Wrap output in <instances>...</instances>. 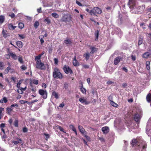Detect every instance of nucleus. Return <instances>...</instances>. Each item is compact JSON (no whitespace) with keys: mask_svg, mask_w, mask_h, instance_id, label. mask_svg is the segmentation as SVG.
<instances>
[{"mask_svg":"<svg viewBox=\"0 0 151 151\" xmlns=\"http://www.w3.org/2000/svg\"><path fill=\"white\" fill-rule=\"evenodd\" d=\"M134 116L135 120L136 122H138L140 119L139 115L137 113H136L134 115Z\"/></svg>","mask_w":151,"mask_h":151,"instance_id":"17","label":"nucleus"},{"mask_svg":"<svg viewBox=\"0 0 151 151\" xmlns=\"http://www.w3.org/2000/svg\"><path fill=\"white\" fill-rule=\"evenodd\" d=\"M108 99L109 101L110 102L111 101H112V100L113 99V97L112 96L110 95L108 97Z\"/></svg>","mask_w":151,"mask_h":151,"instance_id":"56","label":"nucleus"},{"mask_svg":"<svg viewBox=\"0 0 151 151\" xmlns=\"http://www.w3.org/2000/svg\"><path fill=\"white\" fill-rule=\"evenodd\" d=\"M9 54L10 56L14 60H16L17 59V57L15 54L13 53H10Z\"/></svg>","mask_w":151,"mask_h":151,"instance_id":"26","label":"nucleus"},{"mask_svg":"<svg viewBox=\"0 0 151 151\" xmlns=\"http://www.w3.org/2000/svg\"><path fill=\"white\" fill-rule=\"evenodd\" d=\"M150 55V54L148 52H146L143 55V57L145 58H147Z\"/></svg>","mask_w":151,"mask_h":151,"instance_id":"36","label":"nucleus"},{"mask_svg":"<svg viewBox=\"0 0 151 151\" xmlns=\"http://www.w3.org/2000/svg\"><path fill=\"white\" fill-rule=\"evenodd\" d=\"M82 66L83 68L85 69H88L89 67L88 65L86 64H83L82 65Z\"/></svg>","mask_w":151,"mask_h":151,"instance_id":"48","label":"nucleus"},{"mask_svg":"<svg viewBox=\"0 0 151 151\" xmlns=\"http://www.w3.org/2000/svg\"><path fill=\"white\" fill-rule=\"evenodd\" d=\"M16 44L17 46L19 48H21L23 46L22 42L19 41H18L16 42Z\"/></svg>","mask_w":151,"mask_h":151,"instance_id":"20","label":"nucleus"},{"mask_svg":"<svg viewBox=\"0 0 151 151\" xmlns=\"http://www.w3.org/2000/svg\"><path fill=\"white\" fill-rule=\"evenodd\" d=\"M63 69L66 74L70 73V74H72L73 73V71L68 66L64 65L63 67Z\"/></svg>","mask_w":151,"mask_h":151,"instance_id":"4","label":"nucleus"},{"mask_svg":"<svg viewBox=\"0 0 151 151\" xmlns=\"http://www.w3.org/2000/svg\"><path fill=\"white\" fill-rule=\"evenodd\" d=\"M43 38L44 36L43 35L40 36L39 37V38L40 39V41L41 45H42L44 42Z\"/></svg>","mask_w":151,"mask_h":151,"instance_id":"35","label":"nucleus"},{"mask_svg":"<svg viewBox=\"0 0 151 151\" xmlns=\"http://www.w3.org/2000/svg\"><path fill=\"white\" fill-rule=\"evenodd\" d=\"M5 20L4 17L2 15L0 16V23L2 24Z\"/></svg>","mask_w":151,"mask_h":151,"instance_id":"33","label":"nucleus"},{"mask_svg":"<svg viewBox=\"0 0 151 151\" xmlns=\"http://www.w3.org/2000/svg\"><path fill=\"white\" fill-rule=\"evenodd\" d=\"M17 92L21 94H22L23 93V92L22 90H21L20 88L18 89L17 90Z\"/></svg>","mask_w":151,"mask_h":151,"instance_id":"50","label":"nucleus"},{"mask_svg":"<svg viewBox=\"0 0 151 151\" xmlns=\"http://www.w3.org/2000/svg\"><path fill=\"white\" fill-rule=\"evenodd\" d=\"M56 127H57V128L60 131L63 132L64 133H66V132L64 131V129L61 127L60 126L57 125V126H56Z\"/></svg>","mask_w":151,"mask_h":151,"instance_id":"37","label":"nucleus"},{"mask_svg":"<svg viewBox=\"0 0 151 151\" xmlns=\"http://www.w3.org/2000/svg\"><path fill=\"white\" fill-rule=\"evenodd\" d=\"M11 69L10 66L8 67L4 70V74H7L10 70Z\"/></svg>","mask_w":151,"mask_h":151,"instance_id":"25","label":"nucleus"},{"mask_svg":"<svg viewBox=\"0 0 151 151\" xmlns=\"http://www.w3.org/2000/svg\"><path fill=\"white\" fill-rule=\"evenodd\" d=\"M76 3L80 6H81L82 5V4L80 2L77 0L76 1Z\"/></svg>","mask_w":151,"mask_h":151,"instance_id":"64","label":"nucleus"},{"mask_svg":"<svg viewBox=\"0 0 151 151\" xmlns=\"http://www.w3.org/2000/svg\"><path fill=\"white\" fill-rule=\"evenodd\" d=\"M101 130L104 134H107L109 131V127L106 126L103 127L101 129Z\"/></svg>","mask_w":151,"mask_h":151,"instance_id":"14","label":"nucleus"},{"mask_svg":"<svg viewBox=\"0 0 151 151\" xmlns=\"http://www.w3.org/2000/svg\"><path fill=\"white\" fill-rule=\"evenodd\" d=\"M138 141L137 140L135 139H133L132 140V146L136 145L137 144V143Z\"/></svg>","mask_w":151,"mask_h":151,"instance_id":"34","label":"nucleus"},{"mask_svg":"<svg viewBox=\"0 0 151 151\" xmlns=\"http://www.w3.org/2000/svg\"><path fill=\"white\" fill-rule=\"evenodd\" d=\"M144 7L143 6H139L137 9V14H141L144 11Z\"/></svg>","mask_w":151,"mask_h":151,"instance_id":"12","label":"nucleus"},{"mask_svg":"<svg viewBox=\"0 0 151 151\" xmlns=\"http://www.w3.org/2000/svg\"><path fill=\"white\" fill-rule=\"evenodd\" d=\"M39 22L37 21H36L34 24V26L36 28H37L39 26Z\"/></svg>","mask_w":151,"mask_h":151,"instance_id":"44","label":"nucleus"},{"mask_svg":"<svg viewBox=\"0 0 151 151\" xmlns=\"http://www.w3.org/2000/svg\"><path fill=\"white\" fill-rule=\"evenodd\" d=\"M143 39L141 37H140L138 39V45L139 46L142 43Z\"/></svg>","mask_w":151,"mask_h":151,"instance_id":"32","label":"nucleus"},{"mask_svg":"<svg viewBox=\"0 0 151 151\" xmlns=\"http://www.w3.org/2000/svg\"><path fill=\"white\" fill-rule=\"evenodd\" d=\"M6 113L9 115H10L11 112L12 111V109L10 107H7L6 109Z\"/></svg>","mask_w":151,"mask_h":151,"instance_id":"24","label":"nucleus"},{"mask_svg":"<svg viewBox=\"0 0 151 151\" xmlns=\"http://www.w3.org/2000/svg\"><path fill=\"white\" fill-rule=\"evenodd\" d=\"M118 20L120 21V23L121 24L123 22V21L122 19V17L120 15H119V19Z\"/></svg>","mask_w":151,"mask_h":151,"instance_id":"54","label":"nucleus"},{"mask_svg":"<svg viewBox=\"0 0 151 151\" xmlns=\"http://www.w3.org/2000/svg\"><path fill=\"white\" fill-rule=\"evenodd\" d=\"M71 20L70 16L67 14H64L61 19V21L63 22H69Z\"/></svg>","mask_w":151,"mask_h":151,"instance_id":"5","label":"nucleus"},{"mask_svg":"<svg viewBox=\"0 0 151 151\" xmlns=\"http://www.w3.org/2000/svg\"><path fill=\"white\" fill-rule=\"evenodd\" d=\"M64 106H65V104H64V103L63 102L60 104L59 106V107H61V108H63Z\"/></svg>","mask_w":151,"mask_h":151,"instance_id":"63","label":"nucleus"},{"mask_svg":"<svg viewBox=\"0 0 151 151\" xmlns=\"http://www.w3.org/2000/svg\"><path fill=\"white\" fill-rule=\"evenodd\" d=\"M146 99L147 101L149 103L151 102V93H149L146 96Z\"/></svg>","mask_w":151,"mask_h":151,"instance_id":"18","label":"nucleus"},{"mask_svg":"<svg viewBox=\"0 0 151 151\" xmlns=\"http://www.w3.org/2000/svg\"><path fill=\"white\" fill-rule=\"evenodd\" d=\"M54 63L55 64L57 65L58 64V59L56 58H55L54 59Z\"/></svg>","mask_w":151,"mask_h":151,"instance_id":"58","label":"nucleus"},{"mask_svg":"<svg viewBox=\"0 0 151 151\" xmlns=\"http://www.w3.org/2000/svg\"><path fill=\"white\" fill-rule=\"evenodd\" d=\"M78 129L79 131L81 133L82 135H84L87 134V132L84 128L81 126L79 125Z\"/></svg>","mask_w":151,"mask_h":151,"instance_id":"9","label":"nucleus"},{"mask_svg":"<svg viewBox=\"0 0 151 151\" xmlns=\"http://www.w3.org/2000/svg\"><path fill=\"white\" fill-rule=\"evenodd\" d=\"M99 139L102 142H105V140L103 137H99Z\"/></svg>","mask_w":151,"mask_h":151,"instance_id":"61","label":"nucleus"},{"mask_svg":"<svg viewBox=\"0 0 151 151\" xmlns=\"http://www.w3.org/2000/svg\"><path fill=\"white\" fill-rule=\"evenodd\" d=\"M39 93L40 95L43 96L44 99H46L47 98V93L46 90L40 89L39 91Z\"/></svg>","mask_w":151,"mask_h":151,"instance_id":"6","label":"nucleus"},{"mask_svg":"<svg viewBox=\"0 0 151 151\" xmlns=\"http://www.w3.org/2000/svg\"><path fill=\"white\" fill-rule=\"evenodd\" d=\"M20 68L23 70H25L27 69V67L24 65H22L20 66Z\"/></svg>","mask_w":151,"mask_h":151,"instance_id":"57","label":"nucleus"},{"mask_svg":"<svg viewBox=\"0 0 151 151\" xmlns=\"http://www.w3.org/2000/svg\"><path fill=\"white\" fill-rule=\"evenodd\" d=\"M8 27L9 29L11 30H13L17 27L16 26H13L12 24V23L9 24Z\"/></svg>","mask_w":151,"mask_h":151,"instance_id":"19","label":"nucleus"},{"mask_svg":"<svg viewBox=\"0 0 151 151\" xmlns=\"http://www.w3.org/2000/svg\"><path fill=\"white\" fill-rule=\"evenodd\" d=\"M45 21L47 22V24H49L51 22L50 20L48 18H47L45 19Z\"/></svg>","mask_w":151,"mask_h":151,"instance_id":"51","label":"nucleus"},{"mask_svg":"<svg viewBox=\"0 0 151 151\" xmlns=\"http://www.w3.org/2000/svg\"><path fill=\"white\" fill-rule=\"evenodd\" d=\"M7 32L6 30H5L3 29L2 32L3 36L4 37H6L8 36V33H7Z\"/></svg>","mask_w":151,"mask_h":151,"instance_id":"28","label":"nucleus"},{"mask_svg":"<svg viewBox=\"0 0 151 151\" xmlns=\"http://www.w3.org/2000/svg\"><path fill=\"white\" fill-rule=\"evenodd\" d=\"M22 142V139H21L17 138V140H14L12 141V143H14L15 145H17L19 143H20V142Z\"/></svg>","mask_w":151,"mask_h":151,"instance_id":"22","label":"nucleus"},{"mask_svg":"<svg viewBox=\"0 0 151 151\" xmlns=\"http://www.w3.org/2000/svg\"><path fill=\"white\" fill-rule=\"evenodd\" d=\"M90 53L88 52L85 53L83 55V57L86 60V61L88 60L90 57Z\"/></svg>","mask_w":151,"mask_h":151,"instance_id":"13","label":"nucleus"},{"mask_svg":"<svg viewBox=\"0 0 151 151\" xmlns=\"http://www.w3.org/2000/svg\"><path fill=\"white\" fill-rule=\"evenodd\" d=\"M28 130L27 128L25 126L23 127L22 129L23 132L26 133L27 132Z\"/></svg>","mask_w":151,"mask_h":151,"instance_id":"45","label":"nucleus"},{"mask_svg":"<svg viewBox=\"0 0 151 151\" xmlns=\"http://www.w3.org/2000/svg\"><path fill=\"white\" fill-rule=\"evenodd\" d=\"M91 13H92V15H94L97 16V14H101L102 13V10L98 7H94L91 10Z\"/></svg>","mask_w":151,"mask_h":151,"instance_id":"3","label":"nucleus"},{"mask_svg":"<svg viewBox=\"0 0 151 151\" xmlns=\"http://www.w3.org/2000/svg\"><path fill=\"white\" fill-rule=\"evenodd\" d=\"M135 0H129L128 4L130 8H133L135 5Z\"/></svg>","mask_w":151,"mask_h":151,"instance_id":"8","label":"nucleus"},{"mask_svg":"<svg viewBox=\"0 0 151 151\" xmlns=\"http://www.w3.org/2000/svg\"><path fill=\"white\" fill-rule=\"evenodd\" d=\"M84 137L86 138V139L88 141H89L90 140V137L86 135V134H85L84 135H83Z\"/></svg>","mask_w":151,"mask_h":151,"instance_id":"47","label":"nucleus"},{"mask_svg":"<svg viewBox=\"0 0 151 151\" xmlns=\"http://www.w3.org/2000/svg\"><path fill=\"white\" fill-rule=\"evenodd\" d=\"M69 127L73 131H75V130L76 129L74 127L73 125H70Z\"/></svg>","mask_w":151,"mask_h":151,"instance_id":"49","label":"nucleus"},{"mask_svg":"<svg viewBox=\"0 0 151 151\" xmlns=\"http://www.w3.org/2000/svg\"><path fill=\"white\" fill-rule=\"evenodd\" d=\"M9 16L10 17L12 18H13L15 17V14L14 13H12L10 14H9Z\"/></svg>","mask_w":151,"mask_h":151,"instance_id":"62","label":"nucleus"},{"mask_svg":"<svg viewBox=\"0 0 151 151\" xmlns=\"http://www.w3.org/2000/svg\"><path fill=\"white\" fill-rule=\"evenodd\" d=\"M80 86H79V88L81 90V91L84 94H86V90L85 88H83L82 83L81 81L80 82Z\"/></svg>","mask_w":151,"mask_h":151,"instance_id":"10","label":"nucleus"},{"mask_svg":"<svg viewBox=\"0 0 151 151\" xmlns=\"http://www.w3.org/2000/svg\"><path fill=\"white\" fill-rule=\"evenodd\" d=\"M53 77L56 79H62L63 77V75L60 72V70L57 68H55L52 72Z\"/></svg>","mask_w":151,"mask_h":151,"instance_id":"1","label":"nucleus"},{"mask_svg":"<svg viewBox=\"0 0 151 151\" xmlns=\"http://www.w3.org/2000/svg\"><path fill=\"white\" fill-rule=\"evenodd\" d=\"M140 27H142L144 29H146V26L144 24V23H142L140 24Z\"/></svg>","mask_w":151,"mask_h":151,"instance_id":"43","label":"nucleus"},{"mask_svg":"<svg viewBox=\"0 0 151 151\" xmlns=\"http://www.w3.org/2000/svg\"><path fill=\"white\" fill-rule=\"evenodd\" d=\"M146 65L147 68V70L150 69V62L149 61H147L146 62Z\"/></svg>","mask_w":151,"mask_h":151,"instance_id":"30","label":"nucleus"},{"mask_svg":"<svg viewBox=\"0 0 151 151\" xmlns=\"http://www.w3.org/2000/svg\"><path fill=\"white\" fill-rule=\"evenodd\" d=\"M73 64L75 66H78L80 65V64L77 60L76 59V56H75L73 60Z\"/></svg>","mask_w":151,"mask_h":151,"instance_id":"15","label":"nucleus"},{"mask_svg":"<svg viewBox=\"0 0 151 151\" xmlns=\"http://www.w3.org/2000/svg\"><path fill=\"white\" fill-rule=\"evenodd\" d=\"M36 68L40 70H45L46 68V66L45 64L42 63L40 60H37L36 61Z\"/></svg>","mask_w":151,"mask_h":151,"instance_id":"2","label":"nucleus"},{"mask_svg":"<svg viewBox=\"0 0 151 151\" xmlns=\"http://www.w3.org/2000/svg\"><path fill=\"white\" fill-rule=\"evenodd\" d=\"M18 35L21 39H23L25 38V36L24 34H18Z\"/></svg>","mask_w":151,"mask_h":151,"instance_id":"46","label":"nucleus"},{"mask_svg":"<svg viewBox=\"0 0 151 151\" xmlns=\"http://www.w3.org/2000/svg\"><path fill=\"white\" fill-rule=\"evenodd\" d=\"M79 100L81 103H85V104L87 105L90 104L89 101H87L86 99H85L84 97L80 98Z\"/></svg>","mask_w":151,"mask_h":151,"instance_id":"11","label":"nucleus"},{"mask_svg":"<svg viewBox=\"0 0 151 151\" xmlns=\"http://www.w3.org/2000/svg\"><path fill=\"white\" fill-rule=\"evenodd\" d=\"M64 42L66 44H71L72 43V41L70 39H67L64 41Z\"/></svg>","mask_w":151,"mask_h":151,"instance_id":"27","label":"nucleus"},{"mask_svg":"<svg viewBox=\"0 0 151 151\" xmlns=\"http://www.w3.org/2000/svg\"><path fill=\"white\" fill-rule=\"evenodd\" d=\"M14 125L15 127H17L18 126V121L17 119H16L14 121Z\"/></svg>","mask_w":151,"mask_h":151,"instance_id":"38","label":"nucleus"},{"mask_svg":"<svg viewBox=\"0 0 151 151\" xmlns=\"http://www.w3.org/2000/svg\"><path fill=\"white\" fill-rule=\"evenodd\" d=\"M7 100L6 97H4L2 99H1L0 100V103H3L4 102V103H6L7 102Z\"/></svg>","mask_w":151,"mask_h":151,"instance_id":"29","label":"nucleus"},{"mask_svg":"<svg viewBox=\"0 0 151 151\" xmlns=\"http://www.w3.org/2000/svg\"><path fill=\"white\" fill-rule=\"evenodd\" d=\"M18 61L20 62L21 63L23 64L24 63L23 60V59L21 56H19L18 58Z\"/></svg>","mask_w":151,"mask_h":151,"instance_id":"42","label":"nucleus"},{"mask_svg":"<svg viewBox=\"0 0 151 151\" xmlns=\"http://www.w3.org/2000/svg\"><path fill=\"white\" fill-rule=\"evenodd\" d=\"M52 96H54L56 99H58L59 98L58 94L55 91L52 92Z\"/></svg>","mask_w":151,"mask_h":151,"instance_id":"21","label":"nucleus"},{"mask_svg":"<svg viewBox=\"0 0 151 151\" xmlns=\"http://www.w3.org/2000/svg\"><path fill=\"white\" fill-rule=\"evenodd\" d=\"M94 34L96 37L95 40L96 41L98 40L99 36V31L98 30H97L95 31Z\"/></svg>","mask_w":151,"mask_h":151,"instance_id":"23","label":"nucleus"},{"mask_svg":"<svg viewBox=\"0 0 151 151\" xmlns=\"http://www.w3.org/2000/svg\"><path fill=\"white\" fill-rule=\"evenodd\" d=\"M52 15L53 17L55 18H57L59 17L58 15L56 13H52Z\"/></svg>","mask_w":151,"mask_h":151,"instance_id":"41","label":"nucleus"},{"mask_svg":"<svg viewBox=\"0 0 151 151\" xmlns=\"http://www.w3.org/2000/svg\"><path fill=\"white\" fill-rule=\"evenodd\" d=\"M18 27L21 29H22L24 26V24L22 22H19L18 24Z\"/></svg>","mask_w":151,"mask_h":151,"instance_id":"31","label":"nucleus"},{"mask_svg":"<svg viewBox=\"0 0 151 151\" xmlns=\"http://www.w3.org/2000/svg\"><path fill=\"white\" fill-rule=\"evenodd\" d=\"M110 103L114 107H117L118 105L117 104L114 102L113 101H110Z\"/></svg>","mask_w":151,"mask_h":151,"instance_id":"40","label":"nucleus"},{"mask_svg":"<svg viewBox=\"0 0 151 151\" xmlns=\"http://www.w3.org/2000/svg\"><path fill=\"white\" fill-rule=\"evenodd\" d=\"M90 49L91 50L90 53L91 54H94L97 51L98 49L95 46H89Z\"/></svg>","mask_w":151,"mask_h":151,"instance_id":"7","label":"nucleus"},{"mask_svg":"<svg viewBox=\"0 0 151 151\" xmlns=\"http://www.w3.org/2000/svg\"><path fill=\"white\" fill-rule=\"evenodd\" d=\"M123 70L124 71L126 72H127L128 71V69L126 67H123L122 68Z\"/></svg>","mask_w":151,"mask_h":151,"instance_id":"60","label":"nucleus"},{"mask_svg":"<svg viewBox=\"0 0 151 151\" xmlns=\"http://www.w3.org/2000/svg\"><path fill=\"white\" fill-rule=\"evenodd\" d=\"M15 106H16L17 107H18V105L17 104L15 103L12 105L11 106H10V107L12 109L13 107Z\"/></svg>","mask_w":151,"mask_h":151,"instance_id":"52","label":"nucleus"},{"mask_svg":"<svg viewBox=\"0 0 151 151\" xmlns=\"http://www.w3.org/2000/svg\"><path fill=\"white\" fill-rule=\"evenodd\" d=\"M33 83L35 85H37L38 84V81L37 80L34 79L33 80Z\"/></svg>","mask_w":151,"mask_h":151,"instance_id":"53","label":"nucleus"},{"mask_svg":"<svg viewBox=\"0 0 151 151\" xmlns=\"http://www.w3.org/2000/svg\"><path fill=\"white\" fill-rule=\"evenodd\" d=\"M85 10L86 11H87L88 13H89L90 15L92 16V13L91 12V10H89L88 8L86 9H85Z\"/></svg>","mask_w":151,"mask_h":151,"instance_id":"59","label":"nucleus"},{"mask_svg":"<svg viewBox=\"0 0 151 151\" xmlns=\"http://www.w3.org/2000/svg\"><path fill=\"white\" fill-rule=\"evenodd\" d=\"M121 59L120 57H116L114 60V64L115 65H117L119 63Z\"/></svg>","mask_w":151,"mask_h":151,"instance_id":"16","label":"nucleus"},{"mask_svg":"<svg viewBox=\"0 0 151 151\" xmlns=\"http://www.w3.org/2000/svg\"><path fill=\"white\" fill-rule=\"evenodd\" d=\"M4 65V63L2 62H0V70H3Z\"/></svg>","mask_w":151,"mask_h":151,"instance_id":"39","label":"nucleus"},{"mask_svg":"<svg viewBox=\"0 0 151 151\" xmlns=\"http://www.w3.org/2000/svg\"><path fill=\"white\" fill-rule=\"evenodd\" d=\"M4 108L2 107H0V114L3 115L2 112L4 111Z\"/></svg>","mask_w":151,"mask_h":151,"instance_id":"55","label":"nucleus"}]
</instances>
